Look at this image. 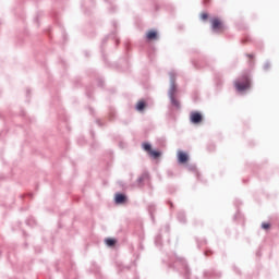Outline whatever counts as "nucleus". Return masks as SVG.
<instances>
[{"instance_id": "obj_1", "label": "nucleus", "mask_w": 279, "mask_h": 279, "mask_svg": "<svg viewBox=\"0 0 279 279\" xmlns=\"http://www.w3.org/2000/svg\"><path fill=\"white\" fill-rule=\"evenodd\" d=\"M235 88L236 90H239L240 93H243V90H247V88H250V80L245 78L244 83L241 82H235Z\"/></svg>"}, {"instance_id": "obj_2", "label": "nucleus", "mask_w": 279, "mask_h": 279, "mask_svg": "<svg viewBox=\"0 0 279 279\" xmlns=\"http://www.w3.org/2000/svg\"><path fill=\"white\" fill-rule=\"evenodd\" d=\"M190 121L192 123H202V114L199 112H192L190 116Z\"/></svg>"}, {"instance_id": "obj_3", "label": "nucleus", "mask_w": 279, "mask_h": 279, "mask_svg": "<svg viewBox=\"0 0 279 279\" xmlns=\"http://www.w3.org/2000/svg\"><path fill=\"white\" fill-rule=\"evenodd\" d=\"M114 202L116 204H125V202H128V196L123 194H116Z\"/></svg>"}, {"instance_id": "obj_4", "label": "nucleus", "mask_w": 279, "mask_h": 279, "mask_svg": "<svg viewBox=\"0 0 279 279\" xmlns=\"http://www.w3.org/2000/svg\"><path fill=\"white\" fill-rule=\"evenodd\" d=\"M178 160H179V162L184 163L189 160V155H186V153H184L182 150H179L178 151Z\"/></svg>"}, {"instance_id": "obj_5", "label": "nucleus", "mask_w": 279, "mask_h": 279, "mask_svg": "<svg viewBox=\"0 0 279 279\" xmlns=\"http://www.w3.org/2000/svg\"><path fill=\"white\" fill-rule=\"evenodd\" d=\"M175 92V86L174 85H171L170 87V92H169V95H170V98H171V101L173 104V106H179V104L177 102L175 98L173 97V93Z\"/></svg>"}, {"instance_id": "obj_6", "label": "nucleus", "mask_w": 279, "mask_h": 279, "mask_svg": "<svg viewBox=\"0 0 279 279\" xmlns=\"http://www.w3.org/2000/svg\"><path fill=\"white\" fill-rule=\"evenodd\" d=\"M146 36L148 40H156V38H158V33L156 31H149Z\"/></svg>"}, {"instance_id": "obj_7", "label": "nucleus", "mask_w": 279, "mask_h": 279, "mask_svg": "<svg viewBox=\"0 0 279 279\" xmlns=\"http://www.w3.org/2000/svg\"><path fill=\"white\" fill-rule=\"evenodd\" d=\"M213 29L214 31H217V29H221V21H219V20H213Z\"/></svg>"}, {"instance_id": "obj_8", "label": "nucleus", "mask_w": 279, "mask_h": 279, "mask_svg": "<svg viewBox=\"0 0 279 279\" xmlns=\"http://www.w3.org/2000/svg\"><path fill=\"white\" fill-rule=\"evenodd\" d=\"M136 110H138V112H142V110H145V101L140 100L136 105Z\"/></svg>"}, {"instance_id": "obj_9", "label": "nucleus", "mask_w": 279, "mask_h": 279, "mask_svg": "<svg viewBox=\"0 0 279 279\" xmlns=\"http://www.w3.org/2000/svg\"><path fill=\"white\" fill-rule=\"evenodd\" d=\"M105 243L108 247H112L117 243V240L108 238L105 240Z\"/></svg>"}, {"instance_id": "obj_10", "label": "nucleus", "mask_w": 279, "mask_h": 279, "mask_svg": "<svg viewBox=\"0 0 279 279\" xmlns=\"http://www.w3.org/2000/svg\"><path fill=\"white\" fill-rule=\"evenodd\" d=\"M149 154L153 158H160V151L158 150H150Z\"/></svg>"}, {"instance_id": "obj_11", "label": "nucleus", "mask_w": 279, "mask_h": 279, "mask_svg": "<svg viewBox=\"0 0 279 279\" xmlns=\"http://www.w3.org/2000/svg\"><path fill=\"white\" fill-rule=\"evenodd\" d=\"M143 148L145 149V151H148V154L151 151V144H144Z\"/></svg>"}, {"instance_id": "obj_12", "label": "nucleus", "mask_w": 279, "mask_h": 279, "mask_svg": "<svg viewBox=\"0 0 279 279\" xmlns=\"http://www.w3.org/2000/svg\"><path fill=\"white\" fill-rule=\"evenodd\" d=\"M262 228H263L264 230H269L270 225H269V223H263V225H262Z\"/></svg>"}, {"instance_id": "obj_13", "label": "nucleus", "mask_w": 279, "mask_h": 279, "mask_svg": "<svg viewBox=\"0 0 279 279\" xmlns=\"http://www.w3.org/2000/svg\"><path fill=\"white\" fill-rule=\"evenodd\" d=\"M201 19H202L203 21H206V19H208V15H207L206 13H203V14L201 15Z\"/></svg>"}]
</instances>
